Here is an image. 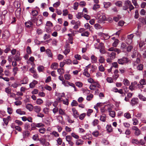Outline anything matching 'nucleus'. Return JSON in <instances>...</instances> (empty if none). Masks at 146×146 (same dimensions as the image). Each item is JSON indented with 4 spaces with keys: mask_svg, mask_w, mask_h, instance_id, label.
Instances as JSON below:
<instances>
[{
    "mask_svg": "<svg viewBox=\"0 0 146 146\" xmlns=\"http://www.w3.org/2000/svg\"><path fill=\"white\" fill-rule=\"evenodd\" d=\"M129 60L128 58L123 57L122 58L118 59L117 62L119 64L123 65L127 63L129 61Z\"/></svg>",
    "mask_w": 146,
    "mask_h": 146,
    "instance_id": "obj_1",
    "label": "nucleus"
},
{
    "mask_svg": "<svg viewBox=\"0 0 146 146\" xmlns=\"http://www.w3.org/2000/svg\"><path fill=\"white\" fill-rule=\"evenodd\" d=\"M65 139L66 141L68 142V144L71 146H72L74 144L73 141V138L71 135L66 136Z\"/></svg>",
    "mask_w": 146,
    "mask_h": 146,
    "instance_id": "obj_2",
    "label": "nucleus"
},
{
    "mask_svg": "<svg viewBox=\"0 0 146 146\" xmlns=\"http://www.w3.org/2000/svg\"><path fill=\"white\" fill-rule=\"evenodd\" d=\"M138 103L139 100L138 98H132L130 102V104L132 106L137 105Z\"/></svg>",
    "mask_w": 146,
    "mask_h": 146,
    "instance_id": "obj_3",
    "label": "nucleus"
},
{
    "mask_svg": "<svg viewBox=\"0 0 146 146\" xmlns=\"http://www.w3.org/2000/svg\"><path fill=\"white\" fill-rule=\"evenodd\" d=\"M13 59L17 61H19L21 59L20 57V53L19 51H17L16 54L15 56L13 57Z\"/></svg>",
    "mask_w": 146,
    "mask_h": 146,
    "instance_id": "obj_4",
    "label": "nucleus"
},
{
    "mask_svg": "<svg viewBox=\"0 0 146 146\" xmlns=\"http://www.w3.org/2000/svg\"><path fill=\"white\" fill-rule=\"evenodd\" d=\"M46 25L47 26L49 27L46 28V31L48 33L51 32V30L50 29V27L53 26L52 23L50 21H48L47 22Z\"/></svg>",
    "mask_w": 146,
    "mask_h": 146,
    "instance_id": "obj_5",
    "label": "nucleus"
},
{
    "mask_svg": "<svg viewBox=\"0 0 146 146\" xmlns=\"http://www.w3.org/2000/svg\"><path fill=\"white\" fill-rule=\"evenodd\" d=\"M133 130L135 131L134 134L136 136H138L141 134V131L137 127L133 126L132 128Z\"/></svg>",
    "mask_w": 146,
    "mask_h": 146,
    "instance_id": "obj_6",
    "label": "nucleus"
},
{
    "mask_svg": "<svg viewBox=\"0 0 146 146\" xmlns=\"http://www.w3.org/2000/svg\"><path fill=\"white\" fill-rule=\"evenodd\" d=\"M26 27L28 29H31L33 28V24L31 21H29L25 23Z\"/></svg>",
    "mask_w": 146,
    "mask_h": 146,
    "instance_id": "obj_7",
    "label": "nucleus"
},
{
    "mask_svg": "<svg viewBox=\"0 0 146 146\" xmlns=\"http://www.w3.org/2000/svg\"><path fill=\"white\" fill-rule=\"evenodd\" d=\"M130 4V1L127 0L125 1L124 5L123 7V9L124 10H127L129 7V4Z\"/></svg>",
    "mask_w": 146,
    "mask_h": 146,
    "instance_id": "obj_8",
    "label": "nucleus"
},
{
    "mask_svg": "<svg viewBox=\"0 0 146 146\" xmlns=\"http://www.w3.org/2000/svg\"><path fill=\"white\" fill-rule=\"evenodd\" d=\"M38 140L42 145L48 146L49 145V143L48 142H47L46 140L44 139L40 138L38 139Z\"/></svg>",
    "mask_w": 146,
    "mask_h": 146,
    "instance_id": "obj_9",
    "label": "nucleus"
},
{
    "mask_svg": "<svg viewBox=\"0 0 146 146\" xmlns=\"http://www.w3.org/2000/svg\"><path fill=\"white\" fill-rule=\"evenodd\" d=\"M139 82L140 84H138L137 86L140 88H143V85H145L146 84L145 80L144 79H141L140 80Z\"/></svg>",
    "mask_w": 146,
    "mask_h": 146,
    "instance_id": "obj_10",
    "label": "nucleus"
},
{
    "mask_svg": "<svg viewBox=\"0 0 146 146\" xmlns=\"http://www.w3.org/2000/svg\"><path fill=\"white\" fill-rule=\"evenodd\" d=\"M139 21L143 25H146V16L145 17H140Z\"/></svg>",
    "mask_w": 146,
    "mask_h": 146,
    "instance_id": "obj_11",
    "label": "nucleus"
},
{
    "mask_svg": "<svg viewBox=\"0 0 146 146\" xmlns=\"http://www.w3.org/2000/svg\"><path fill=\"white\" fill-rule=\"evenodd\" d=\"M72 111L73 112V115L74 117L77 118L79 116V114H78L77 111L74 108H73L72 109Z\"/></svg>",
    "mask_w": 146,
    "mask_h": 146,
    "instance_id": "obj_12",
    "label": "nucleus"
},
{
    "mask_svg": "<svg viewBox=\"0 0 146 146\" xmlns=\"http://www.w3.org/2000/svg\"><path fill=\"white\" fill-rule=\"evenodd\" d=\"M98 19V20L100 22H102L106 20V16L104 14H102L99 17Z\"/></svg>",
    "mask_w": 146,
    "mask_h": 146,
    "instance_id": "obj_13",
    "label": "nucleus"
},
{
    "mask_svg": "<svg viewBox=\"0 0 146 146\" xmlns=\"http://www.w3.org/2000/svg\"><path fill=\"white\" fill-rule=\"evenodd\" d=\"M108 50L111 51H114V52H116L117 54H119L121 52V50L120 49L115 48L114 47H111L108 49Z\"/></svg>",
    "mask_w": 146,
    "mask_h": 146,
    "instance_id": "obj_14",
    "label": "nucleus"
},
{
    "mask_svg": "<svg viewBox=\"0 0 146 146\" xmlns=\"http://www.w3.org/2000/svg\"><path fill=\"white\" fill-rule=\"evenodd\" d=\"M108 50L111 51H114V52H116L117 54H119L121 52V50L120 49L115 48L114 47H111L108 49Z\"/></svg>",
    "mask_w": 146,
    "mask_h": 146,
    "instance_id": "obj_15",
    "label": "nucleus"
},
{
    "mask_svg": "<svg viewBox=\"0 0 146 146\" xmlns=\"http://www.w3.org/2000/svg\"><path fill=\"white\" fill-rule=\"evenodd\" d=\"M83 74L87 78H89L90 76V73L88 72V69L87 68H86L84 70Z\"/></svg>",
    "mask_w": 146,
    "mask_h": 146,
    "instance_id": "obj_16",
    "label": "nucleus"
},
{
    "mask_svg": "<svg viewBox=\"0 0 146 146\" xmlns=\"http://www.w3.org/2000/svg\"><path fill=\"white\" fill-rule=\"evenodd\" d=\"M107 54L111 58V59H114L115 57L116 54L115 52H113L110 53L109 52H107Z\"/></svg>",
    "mask_w": 146,
    "mask_h": 146,
    "instance_id": "obj_17",
    "label": "nucleus"
},
{
    "mask_svg": "<svg viewBox=\"0 0 146 146\" xmlns=\"http://www.w3.org/2000/svg\"><path fill=\"white\" fill-rule=\"evenodd\" d=\"M33 110L35 112L39 113L41 110V108L38 106H35L33 108Z\"/></svg>",
    "mask_w": 146,
    "mask_h": 146,
    "instance_id": "obj_18",
    "label": "nucleus"
},
{
    "mask_svg": "<svg viewBox=\"0 0 146 146\" xmlns=\"http://www.w3.org/2000/svg\"><path fill=\"white\" fill-rule=\"evenodd\" d=\"M26 107V108L30 111H31L33 110V106L31 104H27Z\"/></svg>",
    "mask_w": 146,
    "mask_h": 146,
    "instance_id": "obj_19",
    "label": "nucleus"
},
{
    "mask_svg": "<svg viewBox=\"0 0 146 146\" xmlns=\"http://www.w3.org/2000/svg\"><path fill=\"white\" fill-rule=\"evenodd\" d=\"M92 63H96L97 62V57L94 55H92L91 57Z\"/></svg>",
    "mask_w": 146,
    "mask_h": 146,
    "instance_id": "obj_20",
    "label": "nucleus"
},
{
    "mask_svg": "<svg viewBox=\"0 0 146 146\" xmlns=\"http://www.w3.org/2000/svg\"><path fill=\"white\" fill-rule=\"evenodd\" d=\"M23 138H25L26 137H28L30 133L29 131H24L23 132Z\"/></svg>",
    "mask_w": 146,
    "mask_h": 146,
    "instance_id": "obj_21",
    "label": "nucleus"
},
{
    "mask_svg": "<svg viewBox=\"0 0 146 146\" xmlns=\"http://www.w3.org/2000/svg\"><path fill=\"white\" fill-rule=\"evenodd\" d=\"M106 129L107 131L109 133L111 132L113 130L111 125H108L106 127Z\"/></svg>",
    "mask_w": 146,
    "mask_h": 146,
    "instance_id": "obj_22",
    "label": "nucleus"
},
{
    "mask_svg": "<svg viewBox=\"0 0 146 146\" xmlns=\"http://www.w3.org/2000/svg\"><path fill=\"white\" fill-rule=\"evenodd\" d=\"M83 141L81 139L77 140L76 141V144L77 145H82L83 144Z\"/></svg>",
    "mask_w": 146,
    "mask_h": 146,
    "instance_id": "obj_23",
    "label": "nucleus"
},
{
    "mask_svg": "<svg viewBox=\"0 0 146 146\" xmlns=\"http://www.w3.org/2000/svg\"><path fill=\"white\" fill-rule=\"evenodd\" d=\"M46 52L48 55V57H52V54L50 50L49 49H46Z\"/></svg>",
    "mask_w": 146,
    "mask_h": 146,
    "instance_id": "obj_24",
    "label": "nucleus"
},
{
    "mask_svg": "<svg viewBox=\"0 0 146 146\" xmlns=\"http://www.w3.org/2000/svg\"><path fill=\"white\" fill-rule=\"evenodd\" d=\"M28 81V79L27 77H25L21 81L23 82L21 83V84H27Z\"/></svg>",
    "mask_w": 146,
    "mask_h": 146,
    "instance_id": "obj_25",
    "label": "nucleus"
},
{
    "mask_svg": "<svg viewBox=\"0 0 146 146\" xmlns=\"http://www.w3.org/2000/svg\"><path fill=\"white\" fill-rule=\"evenodd\" d=\"M103 4L104 5V7L106 8H108L111 5V3L110 2H104Z\"/></svg>",
    "mask_w": 146,
    "mask_h": 146,
    "instance_id": "obj_26",
    "label": "nucleus"
},
{
    "mask_svg": "<svg viewBox=\"0 0 146 146\" xmlns=\"http://www.w3.org/2000/svg\"><path fill=\"white\" fill-rule=\"evenodd\" d=\"M143 66L142 64H139L137 67V70L141 71L142 70L143 68Z\"/></svg>",
    "mask_w": 146,
    "mask_h": 146,
    "instance_id": "obj_27",
    "label": "nucleus"
},
{
    "mask_svg": "<svg viewBox=\"0 0 146 146\" xmlns=\"http://www.w3.org/2000/svg\"><path fill=\"white\" fill-rule=\"evenodd\" d=\"M16 111L17 113L20 115L25 114L26 113L25 111H21L20 109L17 110Z\"/></svg>",
    "mask_w": 146,
    "mask_h": 146,
    "instance_id": "obj_28",
    "label": "nucleus"
},
{
    "mask_svg": "<svg viewBox=\"0 0 146 146\" xmlns=\"http://www.w3.org/2000/svg\"><path fill=\"white\" fill-rule=\"evenodd\" d=\"M131 143L133 144H135L138 145L139 144V141L136 139H133L131 141Z\"/></svg>",
    "mask_w": 146,
    "mask_h": 146,
    "instance_id": "obj_29",
    "label": "nucleus"
},
{
    "mask_svg": "<svg viewBox=\"0 0 146 146\" xmlns=\"http://www.w3.org/2000/svg\"><path fill=\"white\" fill-rule=\"evenodd\" d=\"M32 15L33 16H36L38 14V11L36 10H33L32 11Z\"/></svg>",
    "mask_w": 146,
    "mask_h": 146,
    "instance_id": "obj_30",
    "label": "nucleus"
},
{
    "mask_svg": "<svg viewBox=\"0 0 146 146\" xmlns=\"http://www.w3.org/2000/svg\"><path fill=\"white\" fill-rule=\"evenodd\" d=\"M90 34V33L87 31H85L84 33L81 34V36H85L86 37H88Z\"/></svg>",
    "mask_w": 146,
    "mask_h": 146,
    "instance_id": "obj_31",
    "label": "nucleus"
},
{
    "mask_svg": "<svg viewBox=\"0 0 146 146\" xmlns=\"http://www.w3.org/2000/svg\"><path fill=\"white\" fill-rule=\"evenodd\" d=\"M31 129H29L30 130H33L35 129L36 128V123H33L31 124Z\"/></svg>",
    "mask_w": 146,
    "mask_h": 146,
    "instance_id": "obj_32",
    "label": "nucleus"
},
{
    "mask_svg": "<svg viewBox=\"0 0 146 146\" xmlns=\"http://www.w3.org/2000/svg\"><path fill=\"white\" fill-rule=\"evenodd\" d=\"M138 96L139 98L141 100L143 101H145L146 100V98L143 96L141 94H139L138 95Z\"/></svg>",
    "mask_w": 146,
    "mask_h": 146,
    "instance_id": "obj_33",
    "label": "nucleus"
},
{
    "mask_svg": "<svg viewBox=\"0 0 146 146\" xmlns=\"http://www.w3.org/2000/svg\"><path fill=\"white\" fill-rule=\"evenodd\" d=\"M132 120L133 121V124L134 125H137L138 123V121L137 119L135 118H133Z\"/></svg>",
    "mask_w": 146,
    "mask_h": 146,
    "instance_id": "obj_34",
    "label": "nucleus"
},
{
    "mask_svg": "<svg viewBox=\"0 0 146 146\" xmlns=\"http://www.w3.org/2000/svg\"><path fill=\"white\" fill-rule=\"evenodd\" d=\"M123 82L124 85L126 86H129V82L127 79H124Z\"/></svg>",
    "mask_w": 146,
    "mask_h": 146,
    "instance_id": "obj_35",
    "label": "nucleus"
},
{
    "mask_svg": "<svg viewBox=\"0 0 146 146\" xmlns=\"http://www.w3.org/2000/svg\"><path fill=\"white\" fill-rule=\"evenodd\" d=\"M24 128L26 130H29L30 128V124L29 123H26L24 125Z\"/></svg>",
    "mask_w": 146,
    "mask_h": 146,
    "instance_id": "obj_36",
    "label": "nucleus"
},
{
    "mask_svg": "<svg viewBox=\"0 0 146 146\" xmlns=\"http://www.w3.org/2000/svg\"><path fill=\"white\" fill-rule=\"evenodd\" d=\"M83 15L82 13H79L76 15V18L78 19H80L83 17Z\"/></svg>",
    "mask_w": 146,
    "mask_h": 146,
    "instance_id": "obj_37",
    "label": "nucleus"
},
{
    "mask_svg": "<svg viewBox=\"0 0 146 146\" xmlns=\"http://www.w3.org/2000/svg\"><path fill=\"white\" fill-rule=\"evenodd\" d=\"M71 105L72 107L76 106L78 105V103L76 101L73 100L71 103Z\"/></svg>",
    "mask_w": 146,
    "mask_h": 146,
    "instance_id": "obj_38",
    "label": "nucleus"
},
{
    "mask_svg": "<svg viewBox=\"0 0 146 146\" xmlns=\"http://www.w3.org/2000/svg\"><path fill=\"white\" fill-rule=\"evenodd\" d=\"M75 84L79 88H81L82 87L83 84L81 82H76Z\"/></svg>",
    "mask_w": 146,
    "mask_h": 146,
    "instance_id": "obj_39",
    "label": "nucleus"
},
{
    "mask_svg": "<svg viewBox=\"0 0 146 146\" xmlns=\"http://www.w3.org/2000/svg\"><path fill=\"white\" fill-rule=\"evenodd\" d=\"M119 41L117 39H116L114 42L113 43L112 45L114 47H116L118 44Z\"/></svg>",
    "mask_w": 146,
    "mask_h": 146,
    "instance_id": "obj_40",
    "label": "nucleus"
},
{
    "mask_svg": "<svg viewBox=\"0 0 146 146\" xmlns=\"http://www.w3.org/2000/svg\"><path fill=\"white\" fill-rule=\"evenodd\" d=\"M93 97V95L91 94L87 96L86 100L88 101H90Z\"/></svg>",
    "mask_w": 146,
    "mask_h": 146,
    "instance_id": "obj_41",
    "label": "nucleus"
},
{
    "mask_svg": "<svg viewBox=\"0 0 146 146\" xmlns=\"http://www.w3.org/2000/svg\"><path fill=\"white\" fill-rule=\"evenodd\" d=\"M38 20V19L36 17H31V21L32 23H35Z\"/></svg>",
    "mask_w": 146,
    "mask_h": 146,
    "instance_id": "obj_42",
    "label": "nucleus"
},
{
    "mask_svg": "<svg viewBox=\"0 0 146 146\" xmlns=\"http://www.w3.org/2000/svg\"><path fill=\"white\" fill-rule=\"evenodd\" d=\"M64 62L65 63V64H67L69 65L71 64V61L70 59H66L64 60Z\"/></svg>",
    "mask_w": 146,
    "mask_h": 146,
    "instance_id": "obj_43",
    "label": "nucleus"
},
{
    "mask_svg": "<svg viewBox=\"0 0 146 146\" xmlns=\"http://www.w3.org/2000/svg\"><path fill=\"white\" fill-rule=\"evenodd\" d=\"M26 51L27 53L29 54H30L31 53V50L30 46H28L27 47Z\"/></svg>",
    "mask_w": 146,
    "mask_h": 146,
    "instance_id": "obj_44",
    "label": "nucleus"
},
{
    "mask_svg": "<svg viewBox=\"0 0 146 146\" xmlns=\"http://www.w3.org/2000/svg\"><path fill=\"white\" fill-rule=\"evenodd\" d=\"M99 61L100 63H102L105 61V59L103 57L100 56Z\"/></svg>",
    "mask_w": 146,
    "mask_h": 146,
    "instance_id": "obj_45",
    "label": "nucleus"
},
{
    "mask_svg": "<svg viewBox=\"0 0 146 146\" xmlns=\"http://www.w3.org/2000/svg\"><path fill=\"white\" fill-rule=\"evenodd\" d=\"M104 116H100V120L103 122H105L106 121V116L105 114H104Z\"/></svg>",
    "mask_w": 146,
    "mask_h": 146,
    "instance_id": "obj_46",
    "label": "nucleus"
},
{
    "mask_svg": "<svg viewBox=\"0 0 146 146\" xmlns=\"http://www.w3.org/2000/svg\"><path fill=\"white\" fill-rule=\"evenodd\" d=\"M100 6L97 4H94L93 8V9L94 10H96V9L100 8Z\"/></svg>",
    "mask_w": 146,
    "mask_h": 146,
    "instance_id": "obj_47",
    "label": "nucleus"
},
{
    "mask_svg": "<svg viewBox=\"0 0 146 146\" xmlns=\"http://www.w3.org/2000/svg\"><path fill=\"white\" fill-rule=\"evenodd\" d=\"M115 112L114 111H111L110 113V115L112 117H115Z\"/></svg>",
    "mask_w": 146,
    "mask_h": 146,
    "instance_id": "obj_48",
    "label": "nucleus"
},
{
    "mask_svg": "<svg viewBox=\"0 0 146 146\" xmlns=\"http://www.w3.org/2000/svg\"><path fill=\"white\" fill-rule=\"evenodd\" d=\"M86 115V114L85 113H83L81 114L80 116H79V119L82 120H83L84 117H85V116Z\"/></svg>",
    "mask_w": 146,
    "mask_h": 146,
    "instance_id": "obj_49",
    "label": "nucleus"
},
{
    "mask_svg": "<svg viewBox=\"0 0 146 146\" xmlns=\"http://www.w3.org/2000/svg\"><path fill=\"white\" fill-rule=\"evenodd\" d=\"M124 116L127 119H129L131 118V115L129 113H125L124 114Z\"/></svg>",
    "mask_w": 146,
    "mask_h": 146,
    "instance_id": "obj_50",
    "label": "nucleus"
},
{
    "mask_svg": "<svg viewBox=\"0 0 146 146\" xmlns=\"http://www.w3.org/2000/svg\"><path fill=\"white\" fill-rule=\"evenodd\" d=\"M36 102L38 104L40 105L43 103V101L41 99L39 98L37 99Z\"/></svg>",
    "mask_w": 146,
    "mask_h": 146,
    "instance_id": "obj_51",
    "label": "nucleus"
},
{
    "mask_svg": "<svg viewBox=\"0 0 146 146\" xmlns=\"http://www.w3.org/2000/svg\"><path fill=\"white\" fill-rule=\"evenodd\" d=\"M71 136L76 139H78L79 138V136L77 135L75 133H72Z\"/></svg>",
    "mask_w": 146,
    "mask_h": 146,
    "instance_id": "obj_52",
    "label": "nucleus"
},
{
    "mask_svg": "<svg viewBox=\"0 0 146 146\" xmlns=\"http://www.w3.org/2000/svg\"><path fill=\"white\" fill-rule=\"evenodd\" d=\"M64 77L66 80H69L71 78V76L70 74H65L64 75Z\"/></svg>",
    "mask_w": 146,
    "mask_h": 146,
    "instance_id": "obj_53",
    "label": "nucleus"
},
{
    "mask_svg": "<svg viewBox=\"0 0 146 146\" xmlns=\"http://www.w3.org/2000/svg\"><path fill=\"white\" fill-rule=\"evenodd\" d=\"M99 70L101 72H104L105 70L104 68L102 65H101L99 67Z\"/></svg>",
    "mask_w": 146,
    "mask_h": 146,
    "instance_id": "obj_54",
    "label": "nucleus"
},
{
    "mask_svg": "<svg viewBox=\"0 0 146 146\" xmlns=\"http://www.w3.org/2000/svg\"><path fill=\"white\" fill-rule=\"evenodd\" d=\"M145 140H143V139H141L139 141V144L138 145H144L145 144Z\"/></svg>",
    "mask_w": 146,
    "mask_h": 146,
    "instance_id": "obj_55",
    "label": "nucleus"
},
{
    "mask_svg": "<svg viewBox=\"0 0 146 146\" xmlns=\"http://www.w3.org/2000/svg\"><path fill=\"white\" fill-rule=\"evenodd\" d=\"M78 3L75 2L74 4V10H76L77 9L78 7Z\"/></svg>",
    "mask_w": 146,
    "mask_h": 146,
    "instance_id": "obj_56",
    "label": "nucleus"
},
{
    "mask_svg": "<svg viewBox=\"0 0 146 146\" xmlns=\"http://www.w3.org/2000/svg\"><path fill=\"white\" fill-rule=\"evenodd\" d=\"M94 27L96 29H100L102 28L101 26L98 24L96 23L94 25Z\"/></svg>",
    "mask_w": 146,
    "mask_h": 146,
    "instance_id": "obj_57",
    "label": "nucleus"
},
{
    "mask_svg": "<svg viewBox=\"0 0 146 146\" xmlns=\"http://www.w3.org/2000/svg\"><path fill=\"white\" fill-rule=\"evenodd\" d=\"M63 69L62 68H59L58 69L57 71L60 74H62L64 73Z\"/></svg>",
    "mask_w": 146,
    "mask_h": 146,
    "instance_id": "obj_58",
    "label": "nucleus"
},
{
    "mask_svg": "<svg viewBox=\"0 0 146 146\" xmlns=\"http://www.w3.org/2000/svg\"><path fill=\"white\" fill-rule=\"evenodd\" d=\"M124 23L125 22L123 21L122 20H120L118 23V25L119 26L122 27Z\"/></svg>",
    "mask_w": 146,
    "mask_h": 146,
    "instance_id": "obj_59",
    "label": "nucleus"
},
{
    "mask_svg": "<svg viewBox=\"0 0 146 146\" xmlns=\"http://www.w3.org/2000/svg\"><path fill=\"white\" fill-rule=\"evenodd\" d=\"M63 16L67 15L68 13V12L67 9H64L63 11Z\"/></svg>",
    "mask_w": 146,
    "mask_h": 146,
    "instance_id": "obj_60",
    "label": "nucleus"
},
{
    "mask_svg": "<svg viewBox=\"0 0 146 146\" xmlns=\"http://www.w3.org/2000/svg\"><path fill=\"white\" fill-rule=\"evenodd\" d=\"M15 122L19 125H21L23 124L22 122L19 120H16L15 121Z\"/></svg>",
    "mask_w": 146,
    "mask_h": 146,
    "instance_id": "obj_61",
    "label": "nucleus"
},
{
    "mask_svg": "<svg viewBox=\"0 0 146 146\" xmlns=\"http://www.w3.org/2000/svg\"><path fill=\"white\" fill-rule=\"evenodd\" d=\"M135 13L134 17L135 18L137 19L139 17V13L137 10H136L135 11Z\"/></svg>",
    "mask_w": 146,
    "mask_h": 146,
    "instance_id": "obj_62",
    "label": "nucleus"
},
{
    "mask_svg": "<svg viewBox=\"0 0 146 146\" xmlns=\"http://www.w3.org/2000/svg\"><path fill=\"white\" fill-rule=\"evenodd\" d=\"M5 92L8 94L11 93V90L9 88H5Z\"/></svg>",
    "mask_w": 146,
    "mask_h": 146,
    "instance_id": "obj_63",
    "label": "nucleus"
},
{
    "mask_svg": "<svg viewBox=\"0 0 146 146\" xmlns=\"http://www.w3.org/2000/svg\"><path fill=\"white\" fill-rule=\"evenodd\" d=\"M93 112V110L91 109H89L87 112V115L89 116L91 115V113Z\"/></svg>",
    "mask_w": 146,
    "mask_h": 146,
    "instance_id": "obj_64",
    "label": "nucleus"
}]
</instances>
